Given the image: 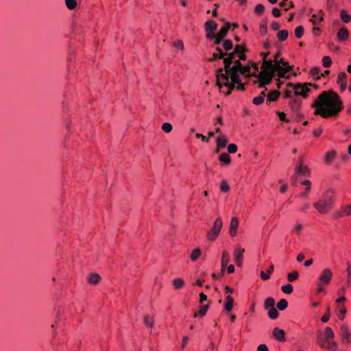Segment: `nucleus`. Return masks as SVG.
I'll return each instance as SVG.
<instances>
[{
    "mask_svg": "<svg viewBox=\"0 0 351 351\" xmlns=\"http://www.w3.org/2000/svg\"><path fill=\"white\" fill-rule=\"evenodd\" d=\"M317 343L322 348L330 351H335L337 348V343L333 339L323 341L321 337H319L317 339Z\"/></svg>",
    "mask_w": 351,
    "mask_h": 351,
    "instance_id": "6e6552de",
    "label": "nucleus"
},
{
    "mask_svg": "<svg viewBox=\"0 0 351 351\" xmlns=\"http://www.w3.org/2000/svg\"><path fill=\"white\" fill-rule=\"evenodd\" d=\"M219 161H221V162H223L225 164H229L231 160L230 156L226 152H223L219 156Z\"/></svg>",
    "mask_w": 351,
    "mask_h": 351,
    "instance_id": "473e14b6",
    "label": "nucleus"
},
{
    "mask_svg": "<svg viewBox=\"0 0 351 351\" xmlns=\"http://www.w3.org/2000/svg\"><path fill=\"white\" fill-rule=\"evenodd\" d=\"M228 151L230 154H234L237 151V146L234 143H231L228 146Z\"/></svg>",
    "mask_w": 351,
    "mask_h": 351,
    "instance_id": "680f3d73",
    "label": "nucleus"
},
{
    "mask_svg": "<svg viewBox=\"0 0 351 351\" xmlns=\"http://www.w3.org/2000/svg\"><path fill=\"white\" fill-rule=\"evenodd\" d=\"M239 226V220L237 217H232L230 221L229 233L232 237H234L237 234V228Z\"/></svg>",
    "mask_w": 351,
    "mask_h": 351,
    "instance_id": "2eb2a0df",
    "label": "nucleus"
},
{
    "mask_svg": "<svg viewBox=\"0 0 351 351\" xmlns=\"http://www.w3.org/2000/svg\"><path fill=\"white\" fill-rule=\"evenodd\" d=\"M265 10V6L261 4H257L254 8V11L256 13L261 14Z\"/></svg>",
    "mask_w": 351,
    "mask_h": 351,
    "instance_id": "6e6d98bb",
    "label": "nucleus"
},
{
    "mask_svg": "<svg viewBox=\"0 0 351 351\" xmlns=\"http://www.w3.org/2000/svg\"><path fill=\"white\" fill-rule=\"evenodd\" d=\"M276 113L281 121L289 122V119L286 118V114L284 112H277Z\"/></svg>",
    "mask_w": 351,
    "mask_h": 351,
    "instance_id": "0e129e2a",
    "label": "nucleus"
},
{
    "mask_svg": "<svg viewBox=\"0 0 351 351\" xmlns=\"http://www.w3.org/2000/svg\"><path fill=\"white\" fill-rule=\"evenodd\" d=\"M278 315L279 313L274 307L269 308L268 311V316L270 319H275L278 318Z\"/></svg>",
    "mask_w": 351,
    "mask_h": 351,
    "instance_id": "c9c22d12",
    "label": "nucleus"
},
{
    "mask_svg": "<svg viewBox=\"0 0 351 351\" xmlns=\"http://www.w3.org/2000/svg\"><path fill=\"white\" fill-rule=\"evenodd\" d=\"M230 261V254L227 251H223L221 257V272L223 273Z\"/></svg>",
    "mask_w": 351,
    "mask_h": 351,
    "instance_id": "4be33fe9",
    "label": "nucleus"
},
{
    "mask_svg": "<svg viewBox=\"0 0 351 351\" xmlns=\"http://www.w3.org/2000/svg\"><path fill=\"white\" fill-rule=\"evenodd\" d=\"M234 300L230 295H228L226 298V302L224 308L226 311H230L233 307Z\"/></svg>",
    "mask_w": 351,
    "mask_h": 351,
    "instance_id": "bb28decb",
    "label": "nucleus"
},
{
    "mask_svg": "<svg viewBox=\"0 0 351 351\" xmlns=\"http://www.w3.org/2000/svg\"><path fill=\"white\" fill-rule=\"evenodd\" d=\"M289 36V32L286 29L280 30L277 33V38L279 41H285L287 39Z\"/></svg>",
    "mask_w": 351,
    "mask_h": 351,
    "instance_id": "c85d7f7f",
    "label": "nucleus"
},
{
    "mask_svg": "<svg viewBox=\"0 0 351 351\" xmlns=\"http://www.w3.org/2000/svg\"><path fill=\"white\" fill-rule=\"evenodd\" d=\"M184 280L181 278H176L173 280V286L175 289H180L184 285Z\"/></svg>",
    "mask_w": 351,
    "mask_h": 351,
    "instance_id": "de8ad7c7",
    "label": "nucleus"
},
{
    "mask_svg": "<svg viewBox=\"0 0 351 351\" xmlns=\"http://www.w3.org/2000/svg\"><path fill=\"white\" fill-rule=\"evenodd\" d=\"M223 222L221 217H218L214 222L213 228L208 231L207 238L210 241H214L219 235L222 228Z\"/></svg>",
    "mask_w": 351,
    "mask_h": 351,
    "instance_id": "423d86ee",
    "label": "nucleus"
},
{
    "mask_svg": "<svg viewBox=\"0 0 351 351\" xmlns=\"http://www.w3.org/2000/svg\"><path fill=\"white\" fill-rule=\"evenodd\" d=\"M257 351H269V349L265 344H260L257 348Z\"/></svg>",
    "mask_w": 351,
    "mask_h": 351,
    "instance_id": "774afa93",
    "label": "nucleus"
},
{
    "mask_svg": "<svg viewBox=\"0 0 351 351\" xmlns=\"http://www.w3.org/2000/svg\"><path fill=\"white\" fill-rule=\"evenodd\" d=\"M349 35V32L346 27L340 28L337 32V38L339 41H345L347 40Z\"/></svg>",
    "mask_w": 351,
    "mask_h": 351,
    "instance_id": "6ab92c4d",
    "label": "nucleus"
},
{
    "mask_svg": "<svg viewBox=\"0 0 351 351\" xmlns=\"http://www.w3.org/2000/svg\"><path fill=\"white\" fill-rule=\"evenodd\" d=\"M221 191L226 193L230 190V186L226 180H222L220 186Z\"/></svg>",
    "mask_w": 351,
    "mask_h": 351,
    "instance_id": "864d4df0",
    "label": "nucleus"
},
{
    "mask_svg": "<svg viewBox=\"0 0 351 351\" xmlns=\"http://www.w3.org/2000/svg\"><path fill=\"white\" fill-rule=\"evenodd\" d=\"M217 149L216 152H218L220 149L224 148L228 143V139L226 138L225 136H221L217 139Z\"/></svg>",
    "mask_w": 351,
    "mask_h": 351,
    "instance_id": "412c9836",
    "label": "nucleus"
},
{
    "mask_svg": "<svg viewBox=\"0 0 351 351\" xmlns=\"http://www.w3.org/2000/svg\"><path fill=\"white\" fill-rule=\"evenodd\" d=\"M334 337H335V334H334L332 328L328 326L325 328L324 337H322V334L320 332H319L317 339L319 337H321L323 341H328L330 339H333Z\"/></svg>",
    "mask_w": 351,
    "mask_h": 351,
    "instance_id": "dca6fc26",
    "label": "nucleus"
},
{
    "mask_svg": "<svg viewBox=\"0 0 351 351\" xmlns=\"http://www.w3.org/2000/svg\"><path fill=\"white\" fill-rule=\"evenodd\" d=\"M332 276V273L331 270L330 269L326 268L323 270L322 274L319 278V280L322 282L328 285L330 282Z\"/></svg>",
    "mask_w": 351,
    "mask_h": 351,
    "instance_id": "ddd939ff",
    "label": "nucleus"
},
{
    "mask_svg": "<svg viewBox=\"0 0 351 351\" xmlns=\"http://www.w3.org/2000/svg\"><path fill=\"white\" fill-rule=\"evenodd\" d=\"M322 63L325 68H328L332 64V60L329 56H324L322 58Z\"/></svg>",
    "mask_w": 351,
    "mask_h": 351,
    "instance_id": "c03bdc74",
    "label": "nucleus"
},
{
    "mask_svg": "<svg viewBox=\"0 0 351 351\" xmlns=\"http://www.w3.org/2000/svg\"><path fill=\"white\" fill-rule=\"evenodd\" d=\"M347 75L345 72H341L338 75L337 83L339 84L342 82H346Z\"/></svg>",
    "mask_w": 351,
    "mask_h": 351,
    "instance_id": "3c124183",
    "label": "nucleus"
},
{
    "mask_svg": "<svg viewBox=\"0 0 351 351\" xmlns=\"http://www.w3.org/2000/svg\"><path fill=\"white\" fill-rule=\"evenodd\" d=\"M252 75L255 76L260 81L258 87L263 88L265 85L269 84L272 80V78L275 75L267 73V72L261 71L258 75L256 73Z\"/></svg>",
    "mask_w": 351,
    "mask_h": 351,
    "instance_id": "0eeeda50",
    "label": "nucleus"
},
{
    "mask_svg": "<svg viewBox=\"0 0 351 351\" xmlns=\"http://www.w3.org/2000/svg\"><path fill=\"white\" fill-rule=\"evenodd\" d=\"M216 51H218V53H213V56L209 59V61L211 62L217 59H221L227 54V53L223 52L222 49L219 47H216Z\"/></svg>",
    "mask_w": 351,
    "mask_h": 351,
    "instance_id": "b1692460",
    "label": "nucleus"
},
{
    "mask_svg": "<svg viewBox=\"0 0 351 351\" xmlns=\"http://www.w3.org/2000/svg\"><path fill=\"white\" fill-rule=\"evenodd\" d=\"M172 125L169 123H164L162 125V130L167 133L170 132L172 130Z\"/></svg>",
    "mask_w": 351,
    "mask_h": 351,
    "instance_id": "603ef678",
    "label": "nucleus"
},
{
    "mask_svg": "<svg viewBox=\"0 0 351 351\" xmlns=\"http://www.w3.org/2000/svg\"><path fill=\"white\" fill-rule=\"evenodd\" d=\"M319 73L320 68L319 67H313L310 71V74L315 80H319L321 78Z\"/></svg>",
    "mask_w": 351,
    "mask_h": 351,
    "instance_id": "7c9ffc66",
    "label": "nucleus"
},
{
    "mask_svg": "<svg viewBox=\"0 0 351 351\" xmlns=\"http://www.w3.org/2000/svg\"><path fill=\"white\" fill-rule=\"evenodd\" d=\"M241 69L235 66H232L228 72L229 78H231V80L233 82H239V73H240Z\"/></svg>",
    "mask_w": 351,
    "mask_h": 351,
    "instance_id": "f8f14e48",
    "label": "nucleus"
},
{
    "mask_svg": "<svg viewBox=\"0 0 351 351\" xmlns=\"http://www.w3.org/2000/svg\"><path fill=\"white\" fill-rule=\"evenodd\" d=\"M288 306V302L285 299H281L277 303V307L280 311L285 310Z\"/></svg>",
    "mask_w": 351,
    "mask_h": 351,
    "instance_id": "4c0bfd02",
    "label": "nucleus"
},
{
    "mask_svg": "<svg viewBox=\"0 0 351 351\" xmlns=\"http://www.w3.org/2000/svg\"><path fill=\"white\" fill-rule=\"evenodd\" d=\"M334 203L335 193L332 190L328 189L321 195L318 201L314 203L313 206L318 213L325 215L332 209Z\"/></svg>",
    "mask_w": 351,
    "mask_h": 351,
    "instance_id": "f03ea898",
    "label": "nucleus"
},
{
    "mask_svg": "<svg viewBox=\"0 0 351 351\" xmlns=\"http://www.w3.org/2000/svg\"><path fill=\"white\" fill-rule=\"evenodd\" d=\"M208 309V305H203V306H201L200 308H199V310L198 311L199 314L201 315H205Z\"/></svg>",
    "mask_w": 351,
    "mask_h": 351,
    "instance_id": "e2e57ef3",
    "label": "nucleus"
},
{
    "mask_svg": "<svg viewBox=\"0 0 351 351\" xmlns=\"http://www.w3.org/2000/svg\"><path fill=\"white\" fill-rule=\"evenodd\" d=\"M143 322L147 327L152 328L154 326V322L149 319V317L147 315L144 316Z\"/></svg>",
    "mask_w": 351,
    "mask_h": 351,
    "instance_id": "8fccbe9b",
    "label": "nucleus"
},
{
    "mask_svg": "<svg viewBox=\"0 0 351 351\" xmlns=\"http://www.w3.org/2000/svg\"><path fill=\"white\" fill-rule=\"evenodd\" d=\"M335 156V152H328L326 156V160L327 162H331Z\"/></svg>",
    "mask_w": 351,
    "mask_h": 351,
    "instance_id": "5fc2aeb1",
    "label": "nucleus"
},
{
    "mask_svg": "<svg viewBox=\"0 0 351 351\" xmlns=\"http://www.w3.org/2000/svg\"><path fill=\"white\" fill-rule=\"evenodd\" d=\"M245 51V47H242L241 45H236L234 47V51L235 53L238 56L241 53H244Z\"/></svg>",
    "mask_w": 351,
    "mask_h": 351,
    "instance_id": "4d7b16f0",
    "label": "nucleus"
},
{
    "mask_svg": "<svg viewBox=\"0 0 351 351\" xmlns=\"http://www.w3.org/2000/svg\"><path fill=\"white\" fill-rule=\"evenodd\" d=\"M279 5L281 8H284L285 11H287L289 8L294 7L293 3L292 1H289V0H283L280 3Z\"/></svg>",
    "mask_w": 351,
    "mask_h": 351,
    "instance_id": "c756f323",
    "label": "nucleus"
},
{
    "mask_svg": "<svg viewBox=\"0 0 351 351\" xmlns=\"http://www.w3.org/2000/svg\"><path fill=\"white\" fill-rule=\"evenodd\" d=\"M232 62H233L229 60V59L223 58L224 69H223V71H225L224 74L227 75V76H228V72L230 67L232 66L231 64H232Z\"/></svg>",
    "mask_w": 351,
    "mask_h": 351,
    "instance_id": "72a5a7b5",
    "label": "nucleus"
},
{
    "mask_svg": "<svg viewBox=\"0 0 351 351\" xmlns=\"http://www.w3.org/2000/svg\"><path fill=\"white\" fill-rule=\"evenodd\" d=\"M301 104L302 100L298 98L297 96L291 98L289 102V106L293 112H297L299 111Z\"/></svg>",
    "mask_w": 351,
    "mask_h": 351,
    "instance_id": "9b49d317",
    "label": "nucleus"
},
{
    "mask_svg": "<svg viewBox=\"0 0 351 351\" xmlns=\"http://www.w3.org/2000/svg\"><path fill=\"white\" fill-rule=\"evenodd\" d=\"M299 276V274L298 271H295L291 273L288 274L287 280L289 282H293L295 279H297Z\"/></svg>",
    "mask_w": 351,
    "mask_h": 351,
    "instance_id": "49530a36",
    "label": "nucleus"
},
{
    "mask_svg": "<svg viewBox=\"0 0 351 351\" xmlns=\"http://www.w3.org/2000/svg\"><path fill=\"white\" fill-rule=\"evenodd\" d=\"M217 23L213 20H208L204 24L205 30L207 32V34L214 32L217 29Z\"/></svg>",
    "mask_w": 351,
    "mask_h": 351,
    "instance_id": "a211bd4d",
    "label": "nucleus"
},
{
    "mask_svg": "<svg viewBox=\"0 0 351 351\" xmlns=\"http://www.w3.org/2000/svg\"><path fill=\"white\" fill-rule=\"evenodd\" d=\"M347 285L348 287L351 286V262L347 263Z\"/></svg>",
    "mask_w": 351,
    "mask_h": 351,
    "instance_id": "e433bc0d",
    "label": "nucleus"
},
{
    "mask_svg": "<svg viewBox=\"0 0 351 351\" xmlns=\"http://www.w3.org/2000/svg\"><path fill=\"white\" fill-rule=\"evenodd\" d=\"M231 24L230 23L226 22L219 31L216 34L217 36H219L220 38H224L226 35L228 34V32L230 28Z\"/></svg>",
    "mask_w": 351,
    "mask_h": 351,
    "instance_id": "aec40b11",
    "label": "nucleus"
},
{
    "mask_svg": "<svg viewBox=\"0 0 351 351\" xmlns=\"http://www.w3.org/2000/svg\"><path fill=\"white\" fill-rule=\"evenodd\" d=\"M206 38L208 40H214V45H219L223 39L217 36L215 32H209L208 34H206Z\"/></svg>",
    "mask_w": 351,
    "mask_h": 351,
    "instance_id": "393cba45",
    "label": "nucleus"
},
{
    "mask_svg": "<svg viewBox=\"0 0 351 351\" xmlns=\"http://www.w3.org/2000/svg\"><path fill=\"white\" fill-rule=\"evenodd\" d=\"M340 15L344 23H349L351 21V16L348 14L345 10H341Z\"/></svg>",
    "mask_w": 351,
    "mask_h": 351,
    "instance_id": "f704fd0d",
    "label": "nucleus"
},
{
    "mask_svg": "<svg viewBox=\"0 0 351 351\" xmlns=\"http://www.w3.org/2000/svg\"><path fill=\"white\" fill-rule=\"evenodd\" d=\"M216 77H217V85L219 89H221L223 86H226L228 88V91L226 93V95H229L231 94L232 91L235 88V84L232 81L231 82H229V76L223 74V68H219L216 71Z\"/></svg>",
    "mask_w": 351,
    "mask_h": 351,
    "instance_id": "20e7f679",
    "label": "nucleus"
},
{
    "mask_svg": "<svg viewBox=\"0 0 351 351\" xmlns=\"http://www.w3.org/2000/svg\"><path fill=\"white\" fill-rule=\"evenodd\" d=\"M281 290L286 294H291L293 291V288L291 284H287L285 286H282L281 287Z\"/></svg>",
    "mask_w": 351,
    "mask_h": 351,
    "instance_id": "a19ab883",
    "label": "nucleus"
},
{
    "mask_svg": "<svg viewBox=\"0 0 351 351\" xmlns=\"http://www.w3.org/2000/svg\"><path fill=\"white\" fill-rule=\"evenodd\" d=\"M250 66H242V68L241 69L240 73L245 75L246 77H249L251 75L250 74Z\"/></svg>",
    "mask_w": 351,
    "mask_h": 351,
    "instance_id": "09e8293b",
    "label": "nucleus"
},
{
    "mask_svg": "<svg viewBox=\"0 0 351 351\" xmlns=\"http://www.w3.org/2000/svg\"><path fill=\"white\" fill-rule=\"evenodd\" d=\"M311 107L315 108V114L323 118L337 116L343 109V102L337 93L332 90L323 91Z\"/></svg>",
    "mask_w": 351,
    "mask_h": 351,
    "instance_id": "f257e3e1",
    "label": "nucleus"
},
{
    "mask_svg": "<svg viewBox=\"0 0 351 351\" xmlns=\"http://www.w3.org/2000/svg\"><path fill=\"white\" fill-rule=\"evenodd\" d=\"M173 46L178 49H181V50L184 49V44L182 40H178L175 43H173Z\"/></svg>",
    "mask_w": 351,
    "mask_h": 351,
    "instance_id": "69168bd1",
    "label": "nucleus"
},
{
    "mask_svg": "<svg viewBox=\"0 0 351 351\" xmlns=\"http://www.w3.org/2000/svg\"><path fill=\"white\" fill-rule=\"evenodd\" d=\"M262 67L263 69V71L274 75H275L276 72H278V73H282V71L280 64H275L271 60H265V61L263 62Z\"/></svg>",
    "mask_w": 351,
    "mask_h": 351,
    "instance_id": "39448f33",
    "label": "nucleus"
},
{
    "mask_svg": "<svg viewBox=\"0 0 351 351\" xmlns=\"http://www.w3.org/2000/svg\"><path fill=\"white\" fill-rule=\"evenodd\" d=\"M264 101V99L262 96H258V97H256L253 99V104H255V105H260L261 104H263Z\"/></svg>",
    "mask_w": 351,
    "mask_h": 351,
    "instance_id": "052dcab7",
    "label": "nucleus"
},
{
    "mask_svg": "<svg viewBox=\"0 0 351 351\" xmlns=\"http://www.w3.org/2000/svg\"><path fill=\"white\" fill-rule=\"evenodd\" d=\"M287 86L291 87L293 90V95L291 90H286L285 91V97L289 98V99L295 96H302L303 98H306L308 97V93L310 91L309 86H313L315 89L317 88V86L312 83L293 84L290 82L287 84Z\"/></svg>",
    "mask_w": 351,
    "mask_h": 351,
    "instance_id": "7ed1b4c3",
    "label": "nucleus"
},
{
    "mask_svg": "<svg viewBox=\"0 0 351 351\" xmlns=\"http://www.w3.org/2000/svg\"><path fill=\"white\" fill-rule=\"evenodd\" d=\"M280 93L278 90H272L269 92L267 95V101L268 104H270L271 101H275L278 99L280 96Z\"/></svg>",
    "mask_w": 351,
    "mask_h": 351,
    "instance_id": "a878e982",
    "label": "nucleus"
},
{
    "mask_svg": "<svg viewBox=\"0 0 351 351\" xmlns=\"http://www.w3.org/2000/svg\"><path fill=\"white\" fill-rule=\"evenodd\" d=\"M304 27L302 25H299L298 27H296V28L295 29V36L297 38H300L302 37L303 34H304Z\"/></svg>",
    "mask_w": 351,
    "mask_h": 351,
    "instance_id": "58836bf2",
    "label": "nucleus"
},
{
    "mask_svg": "<svg viewBox=\"0 0 351 351\" xmlns=\"http://www.w3.org/2000/svg\"><path fill=\"white\" fill-rule=\"evenodd\" d=\"M65 4L69 10H73L77 6V1L75 0H65Z\"/></svg>",
    "mask_w": 351,
    "mask_h": 351,
    "instance_id": "37998d69",
    "label": "nucleus"
},
{
    "mask_svg": "<svg viewBox=\"0 0 351 351\" xmlns=\"http://www.w3.org/2000/svg\"><path fill=\"white\" fill-rule=\"evenodd\" d=\"M244 252H245V249L241 248L240 246H238L234 250V261H235V263L237 266H241L242 265Z\"/></svg>",
    "mask_w": 351,
    "mask_h": 351,
    "instance_id": "9d476101",
    "label": "nucleus"
},
{
    "mask_svg": "<svg viewBox=\"0 0 351 351\" xmlns=\"http://www.w3.org/2000/svg\"><path fill=\"white\" fill-rule=\"evenodd\" d=\"M223 47L226 51H229L232 49L233 47L232 40L229 39L225 40L223 44Z\"/></svg>",
    "mask_w": 351,
    "mask_h": 351,
    "instance_id": "a18cd8bd",
    "label": "nucleus"
},
{
    "mask_svg": "<svg viewBox=\"0 0 351 351\" xmlns=\"http://www.w3.org/2000/svg\"><path fill=\"white\" fill-rule=\"evenodd\" d=\"M285 332L282 329H280L278 327L274 328L273 330V336L276 340L279 341H285Z\"/></svg>",
    "mask_w": 351,
    "mask_h": 351,
    "instance_id": "f3484780",
    "label": "nucleus"
},
{
    "mask_svg": "<svg viewBox=\"0 0 351 351\" xmlns=\"http://www.w3.org/2000/svg\"><path fill=\"white\" fill-rule=\"evenodd\" d=\"M339 335L341 337V339L343 343H351V333L350 332L347 325L343 324L341 326Z\"/></svg>",
    "mask_w": 351,
    "mask_h": 351,
    "instance_id": "1a4fd4ad",
    "label": "nucleus"
},
{
    "mask_svg": "<svg viewBox=\"0 0 351 351\" xmlns=\"http://www.w3.org/2000/svg\"><path fill=\"white\" fill-rule=\"evenodd\" d=\"M303 229V226L301 223H297L292 229L291 232L300 235Z\"/></svg>",
    "mask_w": 351,
    "mask_h": 351,
    "instance_id": "79ce46f5",
    "label": "nucleus"
},
{
    "mask_svg": "<svg viewBox=\"0 0 351 351\" xmlns=\"http://www.w3.org/2000/svg\"><path fill=\"white\" fill-rule=\"evenodd\" d=\"M296 174L308 176L310 175V170L306 166H302L300 164L296 167Z\"/></svg>",
    "mask_w": 351,
    "mask_h": 351,
    "instance_id": "5701e85b",
    "label": "nucleus"
},
{
    "mask_svg": "<svg viewBox=\"0 0 351 351\" xmlns=\"http://www.w3.org/2000/svg\"><path fill=\"white\" fill-rule=\"evenodd\" d=\"M101 280V277L98 274L94 273L89 276L88 282L91 285H97Z\"/></svg>",
    "mask_w": 351,
    "mask_h": 351,
    "instance_id": "cd10ccee",
    "label": "nucleus"
},
{
    "mask_svg": "<svg viewBox=\"0 0 351 351\" xmlns=\"http://www.w3.org/2000/svg\"><path fill=\"white\" fill-rule=\"evenodd\" d=\"M346 313V308L344 306H342L337 314L338 318L341 320L343 319L345 317Z\"/></svg>",
    "mask_w": 351,
    "mask_h": 351,
    "instance_id": "bf43d9fd",
    "label": "nucleus"
},
{
    "mask_svg": "<svg viewBox=\"0 0 351 351\" xmlns=\"http://www.w3.org/2000/svg\"><path fill=\"white\" fill-rule=\"evenodd\" d=\"M343 211L346 215H351V205H348L343 207Z\"/></svg>",
    "mask_w": 351,
    "mask_h": 351,
    "instance_id": "338daca9",
    "label": "nucleus"
},
{
    "mask_svg": "<svg viewBox=\"0 0 351 351\" xmlns=\"http://www.w3.org/2000/svg\"><path fill=\"white\" fill-rule=\"evenodd\" d=\"M260 32L261 34H265L267 32V22L263 21L260 25Z\"/></svg>",
    "mask_w": 351,
    "mask_h": 351,
    "instance_id": "13d9d810",
    "label": "nucleus"
},
{
    "mask_svg": "<svg viewBox=\"0 0 351 351\" xmlns=\"http://www.w3.org/2000/svg\"><path fill=\"white\" fill-rule=\"evenodd\" d=\"M275 300L273 298H267L265 300L264 306L266 309L274 307Z\"/></svg>",
    "mask_w": 351,
    "mask_h": 351,
    "instance_id": "2f4dec72",
    "label": "nucleus"
},
{
    "mask_svg": "<svg viewBox=\"0 0 351 351\" xmlns=\"http://www.w3.org/2000/svg\"><path fill=\"white\" fill-rule=\"evenodd\" d=\"M200 254H201V250L199 248H196L192 252V253L191 254V259L193 261H195L199 258Z\"/></svg>",
    "mask_w": 351,
    "mask_h": 351,
    "instance_id": "ea45409f",
    "label": "nucleus"
},
{
    "mask_svg": "<svg viewBox=\"0 0 351 351\" xmlns=\"http://www.w3.org/2000/svg\"><path fill=\"white\" fill-rule=\"evenodd\" d=\"M280 67L282 69V73H278L280 77H285V74L292 70V66L289 65L287 62H285L283 59H280L279 61Z\"/></svg>",
    "mask_w": 351,
    "mask_h": 351,
    "instance_id": "4468645a",
    "label": "nucleus"
}]
</instances>
